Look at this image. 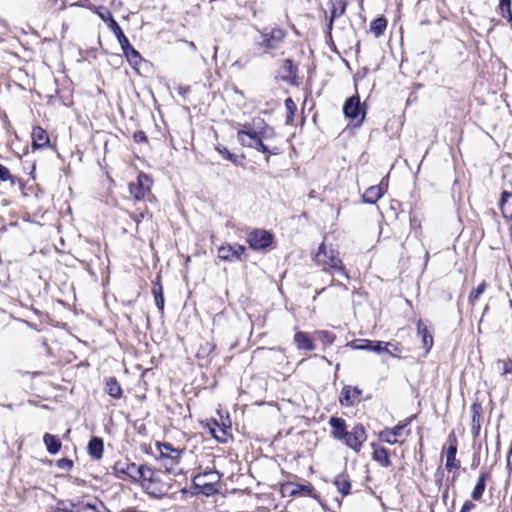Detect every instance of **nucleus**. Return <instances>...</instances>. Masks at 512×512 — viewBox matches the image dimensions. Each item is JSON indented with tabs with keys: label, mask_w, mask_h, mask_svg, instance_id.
Instances as JSON below:
<instances>
[{
	"label": "nucleus",
	"mask_w": 512,
	"mask_h": 512,
	"mask_svg": "<svg viewBox=\"0 0 512 512\" xmlns=\"http://www.w3.org/2000/svg\"><path fill=\"white\" fill-rule=\"evenodd\" d=\"M139 481L148 494L157 498L163 497L171 489L169 475L161 469H155L149 465L143 469Z\"/></svg>",
	"instance_id": "1"
},
{
	"label": "nucleus",
	"mask_w": 512,
	"mask_h": 512,
	"mask_svg": "<svg viewBox=\"0 0 512 512\" xmlns=\"http://www.w3.org/2000/svg\"><path fill=\"white\" fill-rule=\"evenodd\" d=\"M314 260L324 271L330 273L339 272L348 278L343 262L339 257V252L333 247L322 243L315 253Z\"/></svg>",
	"instance_id": "2"
},
{
	"label": "nucleus",
	"mask_w": 512,
	"mask_h": 512,
	"mask_svg": "<svg viewBox=\"0 0 512 512\" xmlns=\"http://www.w3.org/2000/svg\"><path fill=\"white\" fill-rule=\"evenodd\" d=\"M287 32L280 27H265L260 31V41L258 45L266 52L277 50L283 43Z\"/></svg>",
	"instance_id": "3"
},
{
	"label": "nucleus",
	"mask_w": 512,
	"mask_h": 512,
	"mask_svg": "<svg viewBox=\"0 0 512 512\" xmlns=\"http://www.w3.org/2000/svg\"><path fill=\"white\" fill-rule=\"evenodd\" d=\"M112 31L118 39V42L122 48L124 55L126 56L128 62L132 65H138L142 58L140 53L133 48V46L129 43L128 38L124 35L122 29L118 25L117 22H113Z\"/></svg>",
	"instance_id": "4"
},
{
	"label": "nucleus",
	"mask_w": 512,
	"mask_h": 512,
	"mask_svg": "<svg viewBox=\"0 0 512 512\" xmlns=\"http://www.w3.org/2000/svg\"><path fill=\"white\" fill-rule=\"evenodd\" d=\"M343 112L346 118L354 122L355 127L361 126L366 114L359 96H352L348 98L344 103Z\"/></svg>",
	"instance_id": "5"
},
{
	"label": "nucleus",
	"mask_w": 512,
	"mask_h": 512,
	"mask_svg": "<svg viewBox=\"0 0 512 512\" xmlns=\"http://www.w3.org/2000/svg\"><path fill=\"white\" fill-rule=\"evenodd\" d=\"M152 179L144 173H140L135 183H130L129 190L131 195L136 200L143 199L149 192L152 186Z\"/></svg>",
	"instance_id": "6"
},
{
	"label": "nucleus",
	"mask_w": 512,
	"mask_h": 512,
	"mask_svg": "<svg viewBox=\"0 0 512 512\" xmlns=\"http://www.w3.org/2000/svg\"><path fill=\"white\" fill-rule=\"evenodd\" d=\"M367 435L362 425H356L351 431H347L345 437L342 439L345 444L353 449L355 452L361 450L362 444L366 441Z\"/></svg>",
	"instance_id": "7"
},
{
	"label": "nucleus",
	"mask_w": 512,
	"mask_h": 512,
	"mask_svg": "<svg viewBox=\"0 0 512 512\" xmlns=\"http://www.w3.org/2000/svg\"><path fill=\"white\" fill-rule=\"evenodd\" d=\"M273 235L268 231L256 229L248 234L247 242L253 250L265 249L271 245Z\"/></svg>",
	"instance_id": "8"
},
{
	"label": "nucleus",
	"mask_w": 512,
	"mask_h": 512,
	"mask_svg": "<svg viewBox=\"0 0 512 512\" xmlns=\"http://www.w3.org/2000/svg\"><path fill=\"white\" fill-rule=\"evenodd\" d=\"M146 465H136L135 463L129 462H117L113 469L115 474L117 475H127L133 480H138L141 478V474Z\"/></svg>",
	"instance_id": "9"
},
{
	"label": "nucleus",
	"mask_w": 512,
	"mask_h": 512,
	"mask_svg": "<svg viewBox=\"0 0 512 512\" xmlns=\"http://www.w3.org/2000/svg\"><path fill=\"white\" fill-rule=\"evenodd\" d=\"M220 476L215 471H209L204 474H199L195 477L194 481L197 486L203 487V493L209 495L216 491L214 484L217 483Z\"/></svg>",
	"instance_id": "10"
},
{
	"label": "nucleus",
	"mask_w": 512,
	"mask_h": 512,
	"mask_svg": "<svg viewBox=\"0 0 512 512\" xmlns=\"http://www.w3.org/2000/svg\"><path fill=\"white\" fill-rule=\"evenodd\" d=\"M390 346L394 347L395 351L399 350V345L393 344L391 342H382V341H371V340H362V344L356 346V349L360 350H369L376 353L385 352L389 355H394V353L390 350Z\"/></svg>",
	"instance_id": "11"
},
{
	"label": "nucleus",
	"mask_w": 512,
	"mask_h": 512,
	"mask_svg": "<svg viewBox=\"0 0 512 512\" xmlns=\"http://www.w3.org/2000/svg\"><path fill=\"white\" fill-rule=\"evenodd\" d=\"M245 247L240 244L221 246L218 249V256L225 261L241 260L245 252Z\"/></svg>",
	"instance_id": "12"
},
{
	"label": "nucleus",
	"mask_w": 512,
	"mask_h": 512,
	"mask_svg": "<svg viewBox=\"0 0 512 512\" xmlns=\"http://www.w3.org/2000/svg\"><path fill=\"white\" fill-rule=\"evenodd\" d=\"M158 450L160 452L159 461L179 462L182 451L172 447L169 443H158Z\"/></svg>",
	"instance_id": "13"
},
{
	"label": "nucleus",
	"mask_w": 512,
	"mask_h": 512,
	"mask_svg": "<svg viewBox=\"0 0 512 512\" xmlns=\"http://www.w3.org/2000/svg\"><path fill=\"white\" fill-rule=\"evenodd\" d=\"M457 454V442L454 436H449V447L446 451V463L445 468L448 471L458 469L460 467V461L456 459Z\"/></svg>",
	"instance_id": "14"
},
{
	"label": "nucleus",
	"mask_w": 512,
	"mask_h": 512,
	"mask_svg": "<svg viewBox=\"0 0 512 512\" xmlns=\"http://www.w3.org/2000/svg\"><path fill=\"white\" fill-rule=\"evenodd\" d=\"M331 14L327 25V34L331 37L334 19L342 16L345 13L347 2L346 0H330Z\"/></svg>",
	"instance_id": "15"
},
{
	"label": "nucleus",
	"mask_w": 512,
	"mask_h": 512,
	"mask_svg": "<svg viewBox=\"0 0 512 512\" xmlns=\"http://www.w3.org/2000/svg\"><path fill=\"white\" fill-rule=\"evenodd\" d=\"M360 394L361 391L357 387L345 386L341 391L339 401L344 406H352Z\"/></svg>",
	"instance_id": "16"
},
{
	"label": "nucleus",
	"mask_w": 512,
	"mask_h": 512,
	"mask_svg": "<svg viewBox=\"0 0 512 512\" xmlns=\"http://www.w3.org/2000/svg\"><path fill=\"white\" fill-rule=\"evenodd\" d=\"M329 424L332 428V436L337 440H342L347 433L345 420L339 417H331Z\"/></svg>",
	"instance_id": "17"
},
{
	"label": "nucleus",
	"mask_w": 512,
	"mask_h": 512,
	"mask_svg": "<svg viewBox=\"0 0 512 512\" xmlns=\"http://www.w3.org/2000/svg\"><path fill=\"white\" fill-rule=\"evenodd\" d=\"M50 143L49 136L47 132L36 126L32 131V144L34 148H44L47 147Z\"/></svg>",
	"instance_id": "18"
},
{
	"label": "nucleus",
	"mask_w": 512,
	"mask_h": 512,
	"mask_svg": "<svg viewBox=\"0 0 512 512\" xmlns=\"http://www.w3.org/2000/svg\"><path fill=\"white\" fill-rule=\"evenodd\" d=\"M88 453L91 458L95 460H99L103 456L104 451V443L103 440L99 437H93L88 443Z\"/></svg>",
	"instance_id": "19"
},
{
	"label": "nucleus",
	"mask_w": 512,
	"mask_h": 512,
	"mask_svg": "<svg viewBox=\"0 0 512 512\" xmlns=\"http://www.w3.org/2000/svg\"><path fill=\"white\" fill-rule=\"evenodd\" d=\"M373 447V460L378 462L383 467H389L391 465L390 456L388 450L384 447H378L376 444H372Z\"/></svg>",
	"instance_id": "20"
},
{
	"label": "nucleus",
	"mask_w": 512,
	"mask_h": 512,
	"mask_svg": "<svg viewBox=\"0 0 512 512\" xmlns=\"http://www.w3.org/2000/svg\"><path fill=\"white\" fill-rule=\"evenodd\" d=\"M333 484L342 496L350 494L351 482L349 476L345 473H341L334 478Z\"/></svg>",
	"instance_id": "21"
},
{
	"label": "nucleus",
	"mask_w": 512,
	"mask_h": 512,
	"mask_svg": "<svg viewBox=\"0 0 512 512\" xmlns=\"http://www.w3.org/2000/svg\"><path fill=\"white\" fill-rule=\"evenodd\" d=\"M294 342L297 345V348L300 350H314L315 345L313 344L309 335L305 332H297L294 336Z\"/></svg>",
	"instance_id": "22"
},
{
	"label": "nucleus",
	"mask_w": 512,
	"mask_h": 512,
	"mask_svg": "<svg viewBox=\"0 0 512 512\" xmlns=\"http://www.w3.org/2000/svg\"><path fill=\"white\" fill-rule=\"evenodd\" d=\"M43 442L50 454H56L61 449V442L56 436L45 433L43 436Z\"/></svg>",
	"instance_id": "23"
},
{
	"label": "nucleus",
	"mask_w": 512,
	"mask_h": 512,
	"mask_svg": "<svg viewBox=\"0 0 512 512\" xmlns=\"http://www.w3.org/2000/svg\"><path fill=\"white\" fill-rule=\"evenodd\" d=\"M255 137H256V131L238 130V132H237L238 142L242 146H245V147L252 148Z\"/></svg>",
	"instance_id": "24"
},
{
	"label": "nucleus",
	"mask_w": 512,
	"mask_h": 512,
	"mask_svg": "<svg viewBox=\"0 0 512 512\" xmlns=\"http://www.w3.org/2000/svg\"><path fill=\"white\" fill-rule=\"evenodd\" d=\"M152 294L155 299L156 306L160 311L164 309V297H163V288L160 282V277L157 276L156 281L154 282L152 288Z\"/></svg>",
	"instance_id": "25"
},
{
	"label": "nucleus",
	"mask_w": 512,
	"mask_h": 512,
	"mask_svg": "<svg viewBox=\"0 0 512 512\" xmlns=\"http://www.w3.org/2000/svg\"><path fill=\"white\" fill-rule=\"evenodd\" d=\"M417 332H418V335L421 336V338H422V342H423L424 347L426 348V352H428L433 345V338L428 333L426 326L424 325V323L421 320H419L417 322Z\"/></svg>",
	"instance_id": "26"
},
{
	"label": "nucleus",
	"mask_w": 512,
	"mask_h": 512,
	"mask_svg": "<svg viewBox=\"0 0 512 512\" xmlns=\"http://www.w3.org/2000/svg\"><path fill=\"white\" fill-rule=\"evenodd\" d=\"M382 190L375 186L369 187L363 194V202L375 204L382 197Z\"/></svg>",
	"instance_id": "27"
},
{
	"label": "nucleus",
	"mask_w": 512,
	"mask_h": 512,
	"mask_svg": "<svg viewBox=\"0 0 512 512\" xmlns=\"http://www.w3.org/2000/svg\"><path fill=\"white\" fill-rule=\"evenodd\" d=\"M106 391L113 398H120L122 396V388L118 381L111 377L106 381Z\"/></svg>",
	"instance_id": "28"
},
{
	"label": "nucleus",
	"mask_w": 512,
	"mask_h": 512,
	"mask_svg": "<svg viewBox=\"0 0 512 512\" xmlns=\"http://www.w3.org/2000/svg\"><path fill=\"white\" fill-rule=\"evenodd\" d=\"M257 151H260L264 154H267L266 161H269V155H277L279 153L278 148L269 149L268 146H266L263 143V140H261V136H256L253 147Z\"/></svg>",
	"instance_id": "29"
},
{
	"label": "nucleus",
	"mask_w": 512,
	"mask_h": 512,
	"mask_svg": "<svg viewBox=\"0 0 512 512\" xmlns=\"http://www.w3.org/2000/svg\"><path fill=\"white\" fill-rule=\"evenodd\" d=\"M500 208L504 217L512 216V195L508 192L502 193Z\"/></svg>",
	"instance_id": "30"
},
{
	"label": "nucleus",
	"mask_w": 512,
	"mask_h": 512,
	"mask_svg": "<svg viewBox=\"0 0 512 512\" xmlns=\"http://www.w3.org/2000/svg\"><path fill=\"white\" fill-rule=\"evenodd\" d=\"M91 10H93L104 22L108 23V27L112 30L113 22H116L115 19L112 16V13L103 6H93L90 7Z\"/></svg>",
	"instance_id": "31"
},
{
	"label": "nucleus",
	"mask_w": 512,
	"mask_h": 512,
	"mask_svg": "<svg viewBox=\"0 0 512 512\" xmlns=\"http://www.w3.org/2000/svg\"><path fill=\"white\" fill-rule=\"evenodd\" d=\"M486 477H487V474L486 473H481L480 474V477L478 479V482L477 484L475 485L473 491H472V494H471V497L474 499V500H479L482 495H483V492L485 490V482H486Z\"/></svg>",
	"instance_id": "32"
},
{
	"label": "nucleus",
	"mask_w": 512,
	"mask_h": 512,
	"mask_svg": "<svg viewBox=\"0 0 512 512\" xmlns=\"http://www.w3.org/2000/svg\"><path fill=\"white\" fill-rule=\"evenodd\" d=\"M387 27V21L383 17L374 19L370 24V30L376 37H379Z\"/></svg>",
	"instance_id": "33"
},
{
	"label": "nucleus",
	"mask_w": 512,
	"mask_h": 512,
	"mask_svg": "<svg viewBox=\"0 0 512 512\" xmlns=\"http://www.w3.org/2000/svg\"><path fill=\"white\" fill-rule=\"evenodd\" d=\"M263 127H259L255 122V126L259 129L256 131V136H261V140L271 139L275 136V131L272 127L265 124L262 120H259Z\"/></svg>",
	"instance_id": "34"
},
{
	"label": "nucleus",
	"mask_w": 512,
	"mask_h": 512,
	"mask_svg": "<svg viewBox=\"0 0 512 512\" xmlns=\"http://www.w3.org/2000/svg\"><path fill=\"white\" fill-rule=\"evenodd\" d=\"M496 365L498 369L501 370V375L503 377L511 376L512 380V359L508 358L506 360L498 359L496 361Z\"/></svg>",
	"instance_id": "35"
},
{
	"label": "nucleus",
	"mask_w": 512,
	"mask_h": 512,
	"mask_svg": "<svg viewBox=\"0 0 512 512\" xmlns=\"http://www.w3.org/2000/svg\"><path fill=\"white\" fill-rule=\"evenodd\" d=\"M499 9L502 17L512 22L511 0H500Z\"/></svg>",
	"instance_id": "36"
},
{
	"label": "nucleus",
	"mask_w": 512,
	"mask_h": 512,
	"mask_svg": "<svg viewBox=\"0 0 512 512\" xmlns=\"http://www.w3.org/2000/svg\"><path fill=\"white\" fill-rule=\"evenodd\" d=\"M313 487L311 485H297V488L292 491V494L302 493L303 495H309L317 499L321 506L325 508L324 503L318 498L317 495L312 494Z\"/></svg>",
	"instance_id": "37"
},
{
	"label": "nucleus",
	"mask_w": 512,
	"mask_h": 512,
	"mask_svg": "<svg viewBox=\"0 0 512 512\" xmlns=\"http://www.w3.org/2000/svg\"><path fill=\"white\" fill-rule=\"evenodd\" d=\"M216 150L222 155L224 156L227 160L231 161L232 163L238 165L239 164V160H238V157L235 156L234 154L230 153V151L226 148V147H223V146H217L216 147Z\"/></svg>",
	"instance_id": "38"
},
{
	"label": "nucleus",
	"mask_w": 512,
	"mask_h": 512,
	"mask_svg": "<svg viewBox=\"0 0 512 512\" xmlns=\"http://www.w3.org/2000/svg\"><path fill=\"white\" fill-rule=\"evenodd\" d=\"M161 467L165 469V473L167 475L173 473L176 474L177 471L180 472L179 469H177L178 462H170V461H159Z\"/></svg>",
	"instance_id": "39"
},
{
	"label": "nucleus",
	"mask_w": 512,
	"mask_h": 512,
	"mask_svg": "<svg viewBox=\"0 0 512 512\" xmlns=\"http://www.w3.org/2000/svg\"><path fill=\"white\" fill-rule=\"evenodd\" d=\"M486 289V283L482 282L477 288L473 289L469 294V301L473 303L476 301Z\"/></svg>",
	"instance_id": "40"
},
{
	"label": "nucleus",
	"mask_w": 512,
	"mask_h": 512,
	"mask_svg": "<svg viewBox=\"0 0 512 512\" xmlns=\"http://www.w3.org/2000/svg\"><path fill=\"white\" fill-rule=\"evenodd\" d=\"M316 335L324 344H332L335 340V335L329 331H318Z\"/></svg>",
	"instance_id": "41"
},
{
	"label": "nucleus",
	"mask_w": 512,
	"mask_h": 512,
	"mask_svg": "<svg viewBox=\"0 0 512 512\" xmlns=\"http://www.w3.org/2000/svg\"><path fill=\"white\" fill-rule=\"evenodd\" d=\"M380 439L389 444H395L397 442L396 436L390 431V429H386L380 433Z\"/></svg>",
	"instance_id": "42"
},
{
	"label": "nucleus",
	"mask_w": 512,
	"mask_h": 512,
	"mask_svg": "<svg viewBox=\"0 0 512 512\" xmlns=\"http://www.w3.org/2000/svg\"><path fill=\"white\" fill-rule=\"evenodd\" d=\"M283 70L288 75H293L296 72V67L293 65L292 61L289 59H286L283 63Z\"/></svg>",
	"instance_id": "43"
},
{
	"label": "nucleus",
	"mask_w": 512,
	"mask_h": 512,
	"mask_svg": "<svg viewBox=\"0 0 512 512\" xmlns=\"http://www.w3.org/2000/svg\"><path fill=\"white\" fill-rule=\"evenodd\" d=\"M73 466V462L70 459L63 458L57 461V467L63 470H70Z\"/></svg>",
	"instance_id": "44"
},
{
	"label": "nucleus",
	"mask_w": 512,
	"mask_h": 512,
	"mask_svg": "<svg viewBox=\"0 0 512 512\" xmlns=\"http://www.w3.org/2000/svg\"><path fill=\"white\" fill-rule=\"evenodd\" d=\"M0 180L2 181H8L12 180V175L7 167L0 164Z\"/></svg>",
	"instance_id": "45"
},
{
	"label": "nucleus",
	"mask_w": 512,
	"mask_h": 512,
	"mask_svg": "<svg viewBox=\"0 0 512 512\" xmlns=\"http://www.w3.org/2000/svg\"><path fill=\"white\" fill-rule=\"evenodd\" d=\"M133 137H134V140L138 143L147 141V136L143 131L135 132Z\"/></svg>",
	"instance_id": "46"
},
{
	"label": "nucleus",
	"mask_w": 512,
	"mask_h": 512,
	"mask_svg": "<svg viewBox=\"0 0 512 512\" xmlns=\"http://www.w3.org/2000/svg\"><path fill=\"white\" fill-rule=\"evenodd\" d=\"M285 107L290 112V114L293 115L294 110L296 109V105L291 98H287L285 100Z\"/></svg>",
	"instance_id": "47"
},
{
	"label": "nucleus",
	"mask_w": 512,
	"mask_h": 512,
	"mask_svg": "<svg viewBox=\"0 0 512 512\" xmlns=\"http://www.w3.org/2000/svg\"><path fill=\"white\" fill-rule=\"evenodd\" d=\"M375 187L381 189L382 190V195H384V193L386 192V190L388 188V180L386 178H383L381 180L380 184L376 185Z\"/></svg>",
	"instance_id": "48"
},
{
	"label": "nucleus",
	"mask_w": 512,
	"mask_h": 512,
	"mask_svg": "<svg viewBox=\"0 0 512 512\" xmlns=\"http://www.w3.org/2000/svg\"><path fill=\"white\" fill-rule=\"evenodd\" d=\"M474 507L475 505L471 501H466L463 504L460 512H470Z\"/></svg>",
	"instance_id": "49"
},
{
	"label": "nucleus",
	"mask_w": 512,
	"mask_h": 512,
	"mask_svg": "<svg viewBox=\"0 0 512 512\" xmlns=\"http://www.w3.org/2000/svg\"><path fill=\"white\" fill-rule=\"evenodd\" d=\"M403 425H397L393 429H390V431L396 436V438L401 434V431L403 430Z\"/></svg>",
	"instance_id": "50"
},
{
	"label": "nucleus",
	"mask_w": 512,
	"mask_h": 512,
	"mask_svg": "<svg viewBox=\"0 0 512 512\" xmlns=\"http://www.w3.org/2000/svg\"><path fill=\"white\" fill-rule=\"evenodd\" d=\"M241 130L256 131L255 129H253L252 125L249 123L243 124Z\"/></svg>",
	"instance_id": "51"
},
{
	"label": "nucleus",
	"mask_w": 512,
	"mask_h": 512,
	"mask_svg": "<svg viewBox=\"0 0 512 512\" xmlns=\"http://www.w3.org/2000/svg\"><path fill=\"white\" fill-rule=\"evenodd\" d=\"M144 218V214L143 213H140L139 215H137L134 219L137 223H139L142 219Z\"/></svg>",
	"instance_id": "52"
},
{
	"label": "nucleus",
	"mask_w": 512,
	"mask_h": 512,
	"mask_svg": "<svg viewBox=\"0 0 512 512\" xmlns=\"http://www.w3.org/2000/svg\"><path fill=\"white\" fill-rule=\"evenodd\" d=\"M389 348H390V350L394 353V355H392L393 357H396V356H397V353H400V352H401V348H400V347H399V350H398V351H395L393 346H390Z\"/></svg>",
	"instance_id": "53"
},
{
	"label": "nucleus",
	"mask_w": 512,
	"mask_h": 512,
	"mask_svg": "<svg viewBox=\"0 0 512 512\" xmlns=\"http://www.w3.org/2000/svg\"><path fill=\"white\" fill-rule=\"evenodd\" d=\"M477 418H480V415L478 412H475L473 415V422H475L477 420Z\"/></svg>",
	"instance_id": "54"
},
{
	"label": "nucleus",
	"mask_w": 512,
	"mask_h": 512,
	"mask_svg": "<svg viewBox=\"0 0 512 512\" xmlns=\"http://www.w3.org/2000/svg\"><path fill=\"white\" fill-rule=\"evenodd\" d=\"M190 48L195 49V45H194V43H193V42H191V43H190Z\"/></svg>",
	"instance_id": "55"
}]
</instances>
